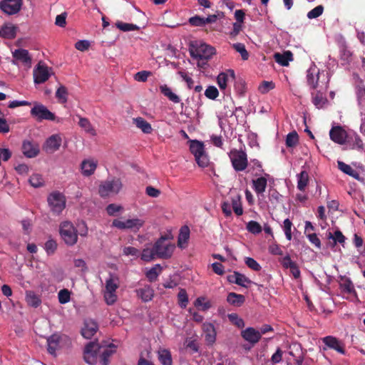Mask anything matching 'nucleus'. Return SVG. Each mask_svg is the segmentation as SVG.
Segmentation results:
<instances>
[{"mask_svg": "<svg viewBox=\"0 0 365 365\" xmlns=\"http://www.w3.org/2000/svg\"><path fill=\"white\" fill-rule=\"evenodd\" d=\"M137 128H140L144 133H150L153 130L151 125L143 118L138 117L133 119Z\"/></svg>", "mask_w": 365, "mask_h": 365, "instance_id": "nucleus-30", "label": "nucleus"}, {"mask_svg": "<svg viewBox=\"0 0 365 365\" xmlns=\"http://www.w3.org/2000/svg\"><path fill=\"white\" fill-rule=\"evenodd\" d=\"M160 90L164 96L168 97L169 100L173 103H178L180 101V97L173 93L171 89L167 85L160 86Z\"/></svg>", "mask_w": 365, "mask_h": 365, "instance_id": "nucleus-37", "label": "nucleus"}, {"mask_svg": "<svg viewBox=\"0 0 365 365\" xmlns=\"http://www.w3.org/2000/svg\"><path fill=\"white\" fill-rule=\"evenodd\" d=\"M51 75H53L52 68L48 67L42 62H39L34 69V83L36 84L43 83Z\"/></svg>", "mask_w": 365, "mask_h": 365, "instance_id": "nucleus-9", "label": "nucleus"}, {"mask_svg": "<svg viewBox=\"0 0 365 365\" xmlns=\"http://www.w3.org/2000/svg\"><path fill=\"white\" fill-rule=\"evenodd\" d=\"M31 115L37 121H41L43 120L53 121L56 120V115L54 113L51 112L43 104L36 102L34 103V106L31 110Z\"/></svg>", "mask_w": 365, "mask_h": 365, "instance_id": "nucleus-6", "label": "nucleus"}, {"mask_svg": "<svg viewBox=\"0 0 365 365\" xmlns=\"http://www.w3.org/2000/svg\"><path fill=\"white\" fill-rule=\"evenodd\" d=\"M227 317L230 322L236 326L237 328H243L245 327L244 320L240 318L237 314L232 313L227 315Z\"/></svg>", "mask_w": 365, "mask_h": 365, "instance_id": "nucleus-47", "label": "nucleus"}, {"mask_svg": "<svg viewBox=\"0 0 365 365\" xmlns=\"http://www.w3.org/2000/svg\"><path fill=\"white\" fill-rule=\"evenodd\" d=\"M26 300L29 305L34 307H38L41 303V300L39 297L33 291L26 292Z\"/></svg>", "mask_w": 365, "mask_h": 365, "instance_id": "nucleus-35", "label": "nucleus"}, {"mask_svg": "<svg viewBox=\"0 0 365 365\" xmlns=\"http://www.w3.org/2000/svg\"><path fill=\"white\" fill-rule=\"evenodd\" d=\"M97 163L93 160H85L81 163L82 173L86 176L91 175L96 170Z\"/></svg>", "mask_w": 365, "mask_h": 365, "instance_id": "nucleus-29", "label": "nucleus"}, {"mask_svg": "<svg viewBox=\"0 0 365 365\" xmlns=\"http://www.w3.org/2000/svg\"><path fill=\"white\" fill-rule=\"evenodd\" d=\"M45 250L48 255L53 254L57 248V243L53 240H49L45 243Z\"/></svg>", "mask_w": 365, "mask_h": 365, "instance_id": "nucleus-64", "label": "nucleus"}, {"mask_svg": "<svg viewBox=\"0 0 365 365\" xmlns=\"http://www.w3.org/2000/svg\"><path fill=\"white\" fill-rule=\"evenodd\" d=\"M157 269H158L160 272L162 270L160 264H155V267H152L146 272V277L150 282H154L157 279L159 274V272H157Z\"/></svg>", "mask_w": 365, "mask_h": 365, "instance_id": "nucleus-48", "label": "nucleus"}, {"mask_svg": "<svg viewBox=\"0 0 365 365\" xmlns=\"http://www.w3.org/2000/svg\"><path fill=\"white\" fill-rule=\"evenodd\" d=\"M227 81L228 76L225 73H220L218 75L217 81L220 89L225 90L226 88Z\"/></svg>", "mask_w": 365, "mask_h": 365, "instance_id": "nucleus-61", "label": "nucleus"}, {"mask_svg": "<svg viewBox=\"0 0 365 365\" xmlns=\"http://www.w3.org/2000/svg\"><path fill=\"white\" fill-rule=\"evenodd\" d=\"M22 152L27 158H34L39 153L38 144L31 143V141H24L22 144Z\"/></svg>", "mask_w": 365, "mask_h": 365, "instance_id": "nucleus-18", "label": "nucleus"}, {"mask_svg": "<svg viewBox=\"0 0 365 365\" xmlns=\"http://www.w3.org/2000/svg\"><path fill=\"white\" fill-rule=\"evenodd\" d=\"M151 75L150 71H142L136 73L134 76V79L139 82H145L148 78Z\"/></svg>", "mask_w": 365, "mask_h": 365, "instance_id": "nucleus-62", "label": "nucleus"}, {"mask_svg": "<svg viewBox=\"0 0 365 365\" xmlns=\"http://www.w3.org/2000/svg\"><path fill=\"white\" fill-rule=\"evenodd\" d=\"M351 138H349V143L352 142L351 148L352 149H359L361 150L364 148V143L360 138V136L356 133H354L353 135H351Z\"/></svg>", "mask_w": 365, "mask_h": 365, "instance_id": "nucleus-49", "label": "nucleus"}, {"mask_svg": "<svg viewBox=\"0 0 365 365\" xmlns=\"http://www.w3.org/2000/svg\"><path fill=\"white\" fill-rule=\"evenodd\" d=\"M104 298L108 305H112L116 302L117 296L114 292L106 291Z\"/></svg>", "mask_w": 365, "mask_h": 365, "instance_id": "nucleus-63", "label": "nucleus"}, {"mask_svg": "<svg viewBox=\"0 0 365 365\" xmlns=\"http://www.w3.org/2000/svg\"><path fill=\"white\" fill-rule=\"evenodd\" d=\"M337 163L339 169L343 173L354 178L358 175L356 172L349 165H347L342 161H338Z\"/></svg>", "mask_w": 365, "mask_h": 365, "instance_id": "nucleus-46", "label": "nucleus"}, {"mask_svg": "<svg viewBox=\"0 0 365 365\" xmlns=\"http://www.w3.org/2000/svg\"><path fill=\"white\" fill-rule=\"evenodd\" d=\"M203 330L206 341L209 344H212L216 340V332L213 324L211 323L204 324Z\"/></svg>", "mask_w": 365, "mask_h": 365, "instance_id": "nucleus-23", "label": "nucleus"}, {"mask_svg": "<svg viewBox=\"0 0 365 365\" xmlns=\"http://www.w3.org/2000/svg\"><path fill=\"white\" fill-rule=\"evenodd\" d=\"M60 339L61 336L57 334H52L47 339L48 352L54 356H56V350L59 349Z\"/></svg>", "mask_w": 365, "mask_h": 365, "instance_id": "nucleus-20", "label": "nucleus"}, {"mask_svg": "<svg viewBox=\"0 0 365 365\" xmlns=\"http://www.w3.org/2000/svg\"><path fill=\"white\" fill-rule=\"evenodd\" d=\"M116 347L113 344H110L107 346L101 355V363L102 365L109 364V358L116 351Z\"/></svg>", "mask_w": 365, "mask_h": 365, "instance_id": "nucleus-27", "label": "nucleus"}, {"mask_svg": "<svg viewBox=\"0 0 365 365\" xmlns=\"http://www.w3.org/2000/svg\"><path fill=\"white\" fill-rule=\"evenodd\" d=\"M274 58L277 63L282 66H287L289 61L294 60L293 53L290 51H286L282 53H275Z\"/></svg>", "mask_w": 365, "mask_h": 365, "instance_id": "nucleus-19", "label": "nucleus"}, {"mask_svg": "<svg viewBox=\"0 0 365 365\" xmlns=\"http://www.w3.org/2000/svg\"><path fill=\"white\" fill-rule=\"evenodd\" d=\"M59 232L61 237L67 245L72 246L77 242V230L71 222H63L60 225Z\"/></svg>", "mask_w": 365, "mask_h": 365, "instance_id": "nucleus-5", "label": "nucleus"}, {"mask_svg": "<svg viewBox=\"0 0 365 365\" xmlns=\"http://www.w3.org/2000/svg\"><path fill=\"white\" fill-rule=\"evenodd\" d=\"M140 258L145 262H150L157 258L155 253V246L153 245L151 248L143 249Z\"/></svg>", "mask_w": 365, "mask_h": 365, "instance_id": "nucleus-39", "label": "nucleus"}, {"mask_svg": "<svg viewBox=\"0 0 365 365\" xmlns=\"http://www.w3.org/2000/svg\"><path fill=\"white\" fill-rule=\"evenodd\" d=\"M21 6L22 0H3L0 2V9L8 15L17 14Z\"/></svg>", "mask_w": 365, "mask_h": 365, "instance_id": "nucleus-14", "label": "nucleus"}, {"mask_svg": "<svg viewBox=\"0 0 365 365\" xmlns=\"http://www.w3.org/2000/svg\"><path fill=\"white\" fill-rule=\"evenodd\" d=\"M106 345L99 344L96 341H91L85 347L84 349V360L91 365H93L97 362L98 352L102 347Z\"/></svg>", "mask_w": 365, "mask_h": 365, "instance_id": "nucleus-7", "label": "nucleus"}, {"mask_svg": "<svg viewBox=\"0 0 365 365\" xmlns=\"http://www.w3.org/2000/svg\"><path fill=\"white\" fill-rule=\"evenodd\" d=\"M168 235L161 236L154 244L155 253L157 258L168 259H170L175 249V245L168 242Z\"/></svg>", "mask_w": 365, "mask_h": 365, "instance_id": "nucleus-2", "label": "nucleus"}, {"mask_svg": "<svg viewBox=\"0 0 365 365\" xmlns=\"http://www.w3.org/2000/svg\"><path fill=\"white\" fill-rule=\"evenodd\" d=\"M329 136L332 141L339 145L349 143V138H351V135L347 134L346 131L339 125L331 128Z\"/></svg>", "mask_w": 365, "mask_h": 365, "instance_id": "nucleus-12", "label": "nucleus"}, {"mask_svg": "<svg viewBox=\"0 0 365 365\" xmlns=\"http://www.w3.org/2000/svg\"><path fill=\"white\" fill-rule=\"evenodd\" d=\"M123 187L120 178H113L101 182L99 185L98 193L102 197H106L111 194H118Z\"/></svg>", "mask_w": 365, "mask_h": 365, "instance_id": "nucleus-3", "label": "nucleus"}, {"mask_svg": "<svg viewBox=\"0 0 365 365\" xmlns=\"http://www.w3.org/2000/svg\"><path fill=\"white\" fill-rule=\"evenodd\" d=\"M272 331V327L269 324H264L259 329L252 328V346L259 341L262 334Z\"/></svg>", "mask_w": 365, "mask_h": 365, "instance_id": "nucleus-24", "label": "nucleus"}, {"mask_svg": "<svg viewBox=\"0 0 365 365\" xmlns=\"http://www.w3.org/2000/svg\"><path fill=\"white\" fill-rule=\"evenodd\" d=\"M78 124L82 128L85 130L86 132L91 134L92 135H96V130L93 128L88 118L81 117Z\"/></svg>", "mask_w": 365, "mask_h": 365, "instance_id": "nucleus-40", "label": "nucleus"}, {"mask_svg": "<svg viewBox=\"0 0 365 365\" xmlns=\"http://www.w3.org/2000/svg\"><path fill=\"white\" fill-rule=\"evenodd\" d=\"M189 51L193 58L206 61L210 59L216 52L214 47L197 41L190 42Z\"/></svg>", "mask_w": 365, "mask_h": 365, "instance_id": "nucleus-1", "label": "nucleus"}, {"mask_svg": "<svg viewBox=\"0 0 365 365\" xmlns=\"http://www.w3.org/2000/svg\"><path fill=\"white\" fill-rule=\"evenodd\" d=\"M266 176H269V175L265 174V176H260L256 179H252V187L258 197L263 196V193L267 187V179Z\"/></svg>", "mask_w": 365, "mask_h": 365, "instance_id": "nucleus-17", "label": "nucleus"}, {"mask_svg": "<svg viewBox=\"0 0 365 365\" xmlns=\"http://www.w3.org/2000/svg\"><path fill=\"white\" fill-rule=\"evenodd\" d=\"M144 225V221L139 218L129 219L125 221H121L118 219L113 220L112 226L120 230H131L137 232Z\"/></svg>", "mask_w": 365, "mask_h": 365, "instance_id": "nucleus-8", "label": "nucleus"}, {"mask_svg": "<svg viewBox=\"0 0 365 365\" xmlns=\"http://www.w3.org/2000/svg\"><path fill=\"white\" fill-rule=\"evenodd\" d=\"M307 84L312 89H316L319 86V79H328V76L324 72H320L317 68H310L307 72Z\"/></svg>", "mask_w": 365, "mask_h": 365, "instance_id": "nucleus-13", "label": "nucleus"}, {"mask_svg": "<svg viewBox=\"0 0 365 365\" xmlns=\"http://www.w3.org/2000/svg\"><path fill=\"white\" fill-rule=\"evenodd\" d=\"M229 156L235 170L242 171L247 168V158L245 152L237 150H231Z\"/></svg>", "mask_w": 365, "mask_h": 365, "instance_id": "nucleus-11", "label": "nucleus"}, {"mask_svg": "<svg viewBox=\"0 0 365 365\" xmlns=\"http://www.w3.org/2000/svg\"><path fill=\"white\" fill-rule=\"evenodd\" d=\"M312 97V102L318 108H322L327 102V98L324 97L323 93L318 91Z\"/></svg>", "mask_w": 365, "mask_h": 365, "instance_id": "nucleus-45", "label": "nucleus"}, {"mask_svg": "<svg viewBox=\"0 0 365 365\" xmlns=\"http://www.w3.org/2000/svg\"><path fill=\"white\" fill-rule=\"evenodd\" d=\"M55 96L58 103L61 104L66 103L68 101V91L67 88L63 85L59 84V86L56 91Z\"/></svg>", "mask_w": 365, "mask_h": 365, "instance_id": "nucleus-33", "label": "nucleus"}, {"mask_svg": "<svg viewBox=\"0 0 365 365\" xmlns=\"http://www.w3.org/2000/svg\"><path fill=\"white\" fill-rule=\"evenodd\" d=\"M158 359L163 365H172L173 360L170 352L168 349L158 351Z\"/></svg>", "mask_w": 365, "mask_h": 365, "instance_id": "nucleus-38", "label": "nucleus"}, {"mask_svg": "<svg viewBox=\"0 0 365 365\" xmlns=\"http://www.w3.org/2000/svg\"><path fill=\"white\" fill-rule=\"evenodd\" d=\"M189 237L190 229L187 225H184L180 230V233L178 238V246L180 248H184V245L187 244Z\"/></svg>", "mask_w": 365, "mask_h": 365, "instance_id": "nucleus-28", "label": "nucleus"}, {"mask_svg": "<svg viewBox=\"0 0 365 365\" xmlns=\"http://www.w3.org/2000/svg\"><path fill=\"white\" fill-rule=\"evenodd\" d=\"M297 188L300 191H304L309 182V174L306 170H302L297 175Z\"/></svg>", "mask_w": 365, "mask_h": 365, "instance_id": "nucleus-34", "label": "nucleus"}, {"mask_svg": "<svg viewBox=\"0 0 365 365\" xmlns=\"http://www.w3.org/2000/svg\"><path fill=\"white\" fill-rule=\"evenodd\" d=\"M136 292L138 296L145 302L150 301L154 295V291L149 285H145L143 288L137 289Z\"/></svg>", "mask_w": 365, "mask_h": 365, "instance_id": "nucleus-26", "label": "nucleus"}, {"mask_svg": "<svg viewBox=\"0 0 365 365\" xmlns=\"http://www.w3.org/2000/svg\"><path fill=\"white\" fill-rule=\"evenodd\" d=\"M233 48L236 51L240 53L242 60H247L249 58V53L245 48V46L243 43H237L232 45Z\"/></svg>", "mask_w": 365, "mask_h": 365, "instance_id": "nucleus-52", "label": "nucleus"}, {"mask_svg": "<svg viewBox=\"0 0 365 365\" xmlns=\"http://www.w3.org/2000/svg\"><path fill=\"white\" fill-rule=\"evenodd\" d=\"M48 203L51 210L56 214H59L65 208L66 199L63 194L58 192L51 193L48 197Z\"/></svg>", "mask_w": 365, "mask_h": 365, "instance_id": "nucleus-10", "label": "nucleus"}, {"mask_svg": "<svg viewBox=\"0 0 365 365\" xmlns=\"http://www.w3.org/2000/svg\"><path fill=\"white\" fill-rule=\"evenodd\" d=\"M240 197L237 196L235 198H232V207L237 215H241L243 213L242 205L240 202Z\"/></svg>", "mask_w": 365, "mask_h": 365, "instance_id": "nucleus-55", "label": "nucleus"}, {"mask_svg": "<svg viewBox=\"0 0 365 365\" xmlns=\"http://www.w3.org/2000/svg\"><path fill=\"white\" fill-rule=\"evenodd\" d=\"M61 144V138L58 135H53L49 137L43 146V149L48 153H52L59 149Z\"/></svg>", "mask_w": 365, "mask_h": 365, "instance_id": "nucleus-16", "label": "nucleus"}, {"mask_svg": "<svg viewBox=\"0 0 365 365\" xmlns=\"http://www.w3.org/2000/svg\"><path fill=\"white\" fill-rule=\"evenodd\" d=\"M16 29L17 27L14 26H4L0 29V36L8 39L14 38L16 34Z\"/></svg>", "mask_w": 365, "mask_h": 365, "instance_id": "nucleus-32", "label": "nucleus"}, {"mask_svg": "<svg viewBox=\"0 0 365 365\" xmlns=\"http://www.w3.org/2000/svg\"><path fill=\"white\" fill-rule=\"evenodd\" d=\"M356 93L359 104L365 106V86L362 83L359 84Z\"/></svg>", "mask_w": 365, "mask_h": 365, "instance_id": "nucleus-43", "label": "nucleus"}, {"mask_svg": "<svg viewBox=\"0 0 365 365\" xmlns=\"http://www.w3.org/2000/svg\"><path fill=\"white\" fill-rule=\"evenodd\" d=\"M340 60L343 65H349L352 61V53L345 46L340 48Z\"/></svg>", "mask_w": 365, "mask_h": 365, "instance_id": "nucleus-36", "label": "nucleus"}, {"mask_svg": "<svg viewBox=\"0 0 365 365\" xmlns=\"http://www.w3.org/2000/svg\"><path fill=\"white\" fill-rule=\"evenodd\" d=\"M227 301L232 305L240 307L245 302V297L242 294L230 292L227 295Z\"/></svg>", "mask_w": 365, "mask_h": 365, "instance_id": "nucleus-31", "label": "nucleus"}, {"mask_svg": "<svg viewBox=\"0 0 365 365\" xmlns=\"http://www.w3.org/2000/svg\"><path fill=\"white\" fill-rule=\"evenodd\" d=\"M340 289L342 292L347 294H356V290L354 289V285L351 280L344 276L341 277V282H339Z\"/></svg>", "mask_w": 365, "mask_h": 365, "instance_id": "nucleus-25", "label": "nucleus"}, {"mask_svg": "<svg viewBox=\"0 0 365 365\" xmlns=\"http://www.w3.org/2000/svg\"><path fill=\"white\" fill-rule=\"evenodd\" d=\"M299 142V135L294 130L287 135L286 138V145L288 148H292L297 145Z\"/></svg>", "mask_w": 365, "mask_h": 365, "instance_id": "nucleus-41", "label": "nucleus"}, {"mask_svg": "<svg viewBox=\"0 0 365 365\" xmlns=\"http://www.w3.org/2000/svg\"><path fill=\"white\" fill-rule=\"evenodd\" d=\"M219 95V91L215 86H210L205 91V96L211 100H215Z\"/></svg>", "mask_w": 365, "mask_h": 365, "instance_id": "nucleus-56", "label": "nucleus"}, {"mask_svg": "<svg viewBox=\"0 0 365 365\" xmlns=\"http://www.w3.org/2000/svg\"><path fill=\"white\" fill-rule=\"evenodd\" d=\"M13 57L26 65L31 63V58L29 56V51L26 49L19 48L13 52Z\"/></svg>", "mask_w": 365, "mask_h": 365, "instance_id": "nucleus-21", "label": "nucleus"}, {"mask_svg": "<svg viewBox=\"0 0 365 365\" xmlns=\"http://www.w3.org/2000/svg\"><path fill=\"white\" fill-rule=\"evenodd\" d=\"M115 26L118 29L123 31H135L139 30V27L133 24L123 23L122 21H118L115 24Z\"/></svg>", "mask_w": 365, "mask_h": 365, "instance_id": "nucleus-50", "label": "nucleus"}, {"mask_svg": "<svg viewBox=\"0 0 365 365\" xmlns=\"http://www.w3.org/2000/svg\"><path fill=\"white\" fill-rule=\"evenodd\" d=\"M29 182L34 187H39L43 185V179L39 174H34L29 178Z\"/></svg>", "mask_w": 365, "mask_h": 365, "instance_id": "nucleus-54", "label": "nucleus"}, {"mask_svg": "<svg viewBox=\"0 0 365 365\" xmlns=\"http://www.w3.org/2000/svg\"><path fill=\"white\" fill-rule=\"evenodd\" d=\"M275 84L273 81H263L258 86V91L262 94L267 93L271 90L274 89Z\"/></svg>", "mask_w": 365, "mask_h": 365, "instance_id": "nucleus-44", "label": "nucleus"}, {"mask_svg": "<svg viewBox=\"0 0 365 365\" xmlns=\"http://www.w3.org/2000/svg\"><path fill=\"white\" fill-rule=\"evenodd\" d=\"M190 150L194 155L195 160L200 167H207L209 160L205 154L203 143L197 140H190Z\"/></svg>", "mask_w": 365, "mask_h": 365, "instance_id": "nucleus-4", "label": "nucleus"}, {"mask_svg": "<svg viewBox=\"0 0 365 365\" xmlns=\"http://www.w3.org/2000/svg\"><path fill=\"white\" fill-rule=\"evenodd\" d=\"M328 238L333 240V246H334L336 242L340 244H343L345 242L346 237L342 234L340 230H336L334 234L331 232H329Z\"/></svg>", "mask_w": 365, "mask_h": 365, "instance_id": "nucleus-42", "label": "nucleus"}, {"mask_svg": "<svg viewBox=\"0 0 365 365\" xmlns=\"http://www.w3.org/2000/svg\"><path fill=\"white\" fill-rule=\"evenodd\" d=\"M323 11V6L319 5L308 12L307 17L310 19L317 18L322 14Z\"/></svg>", "mask_w": 365, "mask_h": 365, "instance_id": "nucleus-58", "label": "nucleus"}, {"mask_svg": "<svg viewBox=\"0 0 365 365\" xmlns=\"http://www.w3.org/2000/svg\"><path fill=\"white\" fill-rule=\"evenodd\" d=\"M179 304L182 308H185L187 302L188 297L185 289H181L178 294Z\"/></svg>", "mask_w": 365, "mask_h": 365, "instance_id": "nucleus-57", "label": "nucleus"}, {"mask_svg": "<svg viewBox=\"0 0 365 365\" xmlns=\"http://www.w3.org/2000/svg\"><path fill=\"white\" fill-rule=\"evenodd\" d=\"M323 342L328 347L337 351L341 354H344L345 351L343 346L340 344V342L338 339L334 336H328L323 338Z\"/></svg>", "mask_w": 365, "mask_h": 365, "instance_id": "nucleus-22", "label": "nucleus"}, {"mask_svg": "<svg viewBox=\"0 0 365 365\" xmlns=\"http://www.w3.org/2000/svg\"><path fill=\"white\" fill-rule=\"evenodd\" d=\"M98 330V323L92 319L84 320L83 327L81 330V335L86 339H91Z\"/></svg>", "mask_w": 365, "mask_h": 365, "instance_id": "nucleus-15", "label": "nucleus"}, {"mask_svg": "<svg viewBox=\"0 0 365 365\" xmlns=\"http://www.w3.org/2000/svg\"><path fill=\"white\" fill-rule=\"evenodd\" d=\"M188 22L193 26H203L205 25V18L197 15L190 17Z\"/></svg>", "mask_w": 365, "mask_h": 365, "instance_id": "nucleus-59", "label": "nucleus"}, {"mask_svg": "<svg viewBox=\"0 0 365 365\" xmlns=\"http://www.w3.org/2000/svg\"><path fill=\"white\" fill-rule=\"evenodd\" d=\"M58 297L60 304H66L71 299V292L67 289H63L59 291Z\"/></svg>", "mask_w": 365, "mask_h": 365, "instance_id": "nucleus-53", "label": "nucleus"}, {"mask_svg": "<svg viewBox=\"0 0 365 365\" xmlns=\"http://www.w3.org/2000/svg\"><path fill=\"white\" fill-rule=\"evenodd\" d=\"M118 278H114L113 275H110V278L106 282V290L108 292H115L118 287L117 284Z\"/></svg>", "mask_w": 365, "mask_h": 365, "instance_id": "nucleus-51", "label": "nucleus"}, {"mask_svg": "<svg viewBox=\"0 0 365 365\" xmlns=\"http://www.w3.org/2000/svg\"><path fill=\"white\" fill-rule=\"evenodd\" d=\"M284 231L286 236V238L288 240H292V222L290 221L289 219H285L284 220Z\"/></svg>", "mask_w": 365, "mask_h": 365, "instance_id": "nucleus-60", "label": "nucleus"}]
</instances>
